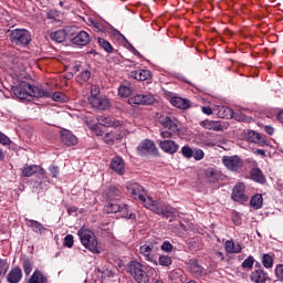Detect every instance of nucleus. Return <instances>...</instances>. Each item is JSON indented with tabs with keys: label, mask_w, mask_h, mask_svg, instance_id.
I'll list each match as a JSON object with an SVG mask.
<instances>
[{
	"label": "nucleus",
	"mask_w": 283,
	"mask_h": 283,
	"mask_svg": "<svg viewBox=\"0 0 283 283\" xmlns=\"http://www.w3.org/2000/svg\"><path fill=\"white\" fill-rule=\"evenodd\" d=\"M128 193L135 200H139L146 209L157 213V216H164V218H178V211L171 206H167L160 201H154L151 197L145 196V188L137 182L130 181L126 185Z\"/></svg>",
	"instance_id": "f257e3e1"
},
{
	"label": "nucleus",
	"mask_w": 283,
	"mask_h": 283,
	"mask_svg": "<svg viewBox=\"0 0 283 283\" xmlns=\"http://www.w3.org/2000/svg\"><path fill=\"white\" fill-rule=\"evenodd\" d=\"M12 92L17 98L20 101H30V98H50L52 93L49 91L42 90L39 86H32V84L28 82H21L19 85L12 87Z\"/></svg>",
	"instance_id": "f03ea898"
},
{
	"label": "nucleus",
	"mask_w": 283,
	"mask_h": 283,
	"mask_svg": "<svg viewBox=\"0 0 283 283\" xmlns=\"http://www.w3.org/2000/svg\"><path fill=\"white\" fill-rule=\"evenodd\" d=\"M90 94L87 101L91 107H94V109H107L109 107V99L99 95L101 87L98 85L92 84L90 86Z\"/></svg>",
	"instance_id": "7ed1b4c3"
},
{
	"label": "nucleus",
	"mask_w": 283,
	"mask_h": 283,
	"mask_svg": "<svg viewBox=\"0 0 283 283\" xmlns=\"http://www.w3.org/2000/svg\"><path fill=\"white\" fill-rule=\"evenodd\" d=\"M159 248L155 243H142L139 245V255L145 262H149L154 266H158Z\"/></svg>",
	"instance_id": "20e7f679"
},
{
	"label": "nucleus",
	"mask_w": 283,
	"mask_h": 283,
	"mask_svg": "<svg viewBox=\"0 0 283 283\" xmlns=\"http://www.w3.org/2000/svg\"><path fill=\"white\" fill-rule=\"evenodd\" d=\"M77 235L85 249L91 251V253H101V250H98V241L96 240V235L91 230H87L85 228H82Z\"/></svg>",
	"instance_id": "39448f33"
},
{
	"label": "nucleus",
	"mask_w": 283,
	"mask_h": 283,
	"mask_svg": "<svg viewBox=\"0 0 283 283\" xmlns=\"http://www.w3.org/2000/svg\"><path fill=\"white\" fill-rule=\"evenodd\" d=\"M9 39L11 43L14 45H29L30 41H32V35L30 34V31L25 29H13L8 31Z\"/></svg>",
	"instance_id": "423d86ee"
},
{
	"label": "nucleus",
	"mask_w": 283,
	"mask_h": 283,
	"mask_svg": "<svg viewBox=\"0 0 283 283\" xmlns=\"http://www.w3.org/2000/svg\"><path fill=\"white\" fill-rule=\"evenodd\" d=\"M129 271L137 283L149 282V276L147 275V272L143 270V264L140 262L138 261L130 262Z\"/></svg>",
	"instance_id": "0eeeda50"
},
{
	"label": "nucleus",
	"mask_w": 283,
	"mask_h": 283,
	"mask_svg": "<svg viewBox=\"0 0 283 283\" xmlns=\"http://www.w3.org/2000/svg\"><path fill=\"white\" fill-rule=\"evenodd\" d=\"M222 163L229 171L234 172L240 171V169H242V167L244 166V161H242V158H240L238 155L223 156Z\"/></svg>",
	"instance_id": "6e6552de"
},
{
	"label": "nucleus",
	"mask_w": 283,
	"mask_h": 283,
	"mask_svg": "<svg viewBox=\"0 0 283 283\" xmlns=\"http://www.w3.org/2000/svg\"><path fill=\"white\" fill-rule=\"evenodd\" d=\"M156 98L151 94H138L128 99L129 105H154Z\"/></svg>",
	"instance_id": "1a4fd4ad"
},
{
	"label": "nucleus",
	"mask_w": 283,
	"mask_h": 283,
	"mask_svg": "<svg viewBox=\"0 0 283 283\" xmlns=\"http://www.w3.org/2000/svg\"><path fill=\"white\" fill-rule=\"evenodd\" d=\"M158 120L165 129H169L172 134H178V132H180L178 128V119L161 115Z\"/></svg>",
	"instance_id": "9d476101"
},
{
	"label": "nucleus",
	"mask_w": 283,
	"mask_h": 283,
	"mask_svg": "<svg viewBox=\"0 0 283 283\" xmlns=\"http://www.w3.org/2000/svg\"><path fill=\"white\" fill-rule=\"evenodd\" d=\"M92 39L90 38V33L86 31H80L73 39V45H77V48H85V45H90Z\"/></svg>",
	"instance_id": "9b49d317"
},
{
	"label": "nucleus",
	"mask_w": 283,
	"mask_h": 283,
	"mask_svg": "<svg viewBox=\"0 0 283 283\" xmlns=\"http://www.w3.org/2000/svg\"><path fill=\"white\" fill-rule=\"evenodd\" d=\"M158 145L160 149L165 151V154L172 155L180 149V146L176 142L169 139L158 140Z\"/></svg>",
	"instance_id": "f8f14e48"
},
{
	"label": "nucleus",
	"mask_w": 283,
	"mask_h": 283,
	"mask_svg": "<svg viewBox=\"0 0 283 283\" xmlns=\"http://www.w3.org/2000/svg\"><path fill=\"white\" fill-rule=\"evenodd\" d=\"M244 185L239 182L234 186L232 190V200L234 202H244L247 200V196H244Z\"/></svg>",
	"instance_id": "ddd939ff"
},
{
	"label": "nucleus",
	"mask_w": 283,
	"mask_h": 283,
	"mask_svg": "<svg viewBox=\"0 0 283 283\" xmlns=\"http://www.w3.org/2000/svg\"><path fill=\"white\" fill-rule=\"evenodd\" d=\"M60 134H61L62 143L67 147H73L74 145H77L78 139L76 138V136H74V134H72V132L67 129H63L60 132Z\"/></svg>",
	"instance_id": "4468645a"
},
{
	"label": "nucleus",
	"mask_w": 283,
	"mask_h": 283,
	"mask_svg": "<svg viewBox=\"0 0 283 283\" xmlns=\"http://www.w3.org/2000/svg\"><path fill=\"white\" fill-rule=\"evenodd\" d=\"M248 140L250 143H254L255 145H259L260 147H264V145H268L266 139L262 137V135L255 130H249L248 134Z\"/></svg>",
	"instance_id": "2eb2a0df"
},
{
	"label": "nucleus",
	"mask_w": 283,
	"mask_h": 283,
	"mask_svg": "<svg viewBox=\"0 0 283 283\" xmlns=\"http://www.w3.org/2000/svg\"><path fill=\"white\" fill-rule=\"evenodd\" d=\"M22 277H23V271L21 270V268L15 266V268H12L11 271L9 272L7 276V282L19 283L21 282Z\"/></svg>",
	"instance_id": "dca6fc26"
},
{
	"label": "nucleus",
	"mask_w": 283,
	"mask_h": 283,
	"mask_svg": "<svg viewBox=\"0 0 283 283\" xmlns=\"http://www.w3.org/2000/svg\"><path fill=\"white\" fill-rule=\"evenodd\" d=\"M111 168L119 176H123V174H125V160L120 157H114L111 163Z\"/></svg>",
	"instance_id": "f3484780"
},
{
	"label": "nucleus",
	"mask_w": 283,
	"mask_h": 283,
	"mask_svg": "<svg viewBox=\"0 0 283 283\" xmlns=\"http://www.w3.org/2000/svg\"><path fill=\"white\" fill-rule=\"evenodd\" d=\"M205 176L209 182H218V180H222V172L216 168H207L205 170Z\"/></svg>",
	"instance_id": "a211bd4d"
},
{
	"label": "nucleus",
	"mask_w": 283,
	"mask_h": 283,
	"mask_svg": "<svg viewBox=\"0 0 283 283\" xmlns=\"http://www.w3.org/2000/svg\"><path fill=\"white\" fill-rule=\"evenodd\" d=\"M97 123L103 125V127H120V120L114 117L99 116L97 117Z\"/></svg>",
	"instance_id": "6ab92c4d"
},
{
	"label": "nucleus",
	"mask_w": 283,
	"mask_h": 283,
	"mask_svg": "<svg viewBox=\"0 0 283 283\" xmlns=\"http://www.w3.org/2000/svg\"><path fill=\"white\" fill-rule=\"evenodd\" d=\"M137 149L140 154H154L156 151V144L153 140L146 139L140 143Z\"/></svg>",
	"instance_id": "aec40b11"
},
{
	"label": "nucleus",
	"mask_w": 283,
	"mask_h": 283,
	"mask_svg": "<svg viewBox=\"0 0 283 283\" xmlns=\"http://www.w3.org/2000/svg\"><path fill=\"white\" fill-rule=\"evenodd\" d=\"M22 174L25 176V178H30V176H34V174H41V176H43L45 174V169H43L41 166L31 165L24 167Z\"/></svg>",
	"instance_id": "412c9836"
},
{
	"label": "nucleus",
	"mask_w": 283,
	"mask_h": 283,
	"mask_svg": "<svg viewBox=\"0 0 283 283\" xmlns=\"http://www.w3.org/2000/svg\"><path fill=\"white\" fill-rule=\"evenodd\" d=\"M72 30V28H66L65 30H57L51 33L52 41L55 43H63L65 41L67 33Z\"/></svg>",
	"instance_id": "4be33fe9"
},
{
	"label": "nucleus",
	"mask_w": 283,
	"mask_h": 283,
	"mask_svg": "<svg viewBox=\"0 0 283 283\" xmlns=\"http://www.w3.org/2000/svg\"><path fill=\"white\" fill-rule=\"evenodd\" d=\"M150 76L151 71L149 70H137L130 73V77L135 78V81H147V78H150Z\"/></svg>",
	"instance_id": "5701e85b"
},
{
	"label": "nucleus",
	"mask_w": 283,
	"mask_h": 283,
	"mask_svg": "<svg viewBox=\"0 0 283 283\" xmlns=\"http://www.w3.org/2000/svg\"><path fill=\"white\" fill-rule=\"evenodd\" d=\"M133 92L134 86H132V83L129 82H126L118 87V95L122 98H128V96H132Z\"/></svg>",
	"instance_id": "b1692460"
},
{
	"label": "nucleus",
	"mask_w": 283,
	"mask_h": 283,
	"mask_svg": "<svg viewBox=\"0 0 283 283\" xmlns=\"http://www.w3.org/2000/svg\"><path fill=\"white\" fill-rule=\"evenodd\" d=\"M250 280L254 283H266V273L262 269L255 270L250 275Z\"/></svg>",
	"instance_id": "393cba45"
},
{
	"label": "nucleus",
	"mask_w": 283,
	"mask_h": 283,
	"mask_svg": "<svg viewBox=\"0 0 283 283\" xmlns=\"http://www.w3.org/2000/svg\"><path fill=\"white\" fill-rule=\"evenodd\" d=\"M170 103L174 107H178V109H189L190 106L189 101L181 97H171Z\"/></svg>",
	"instance_id": "a878e982"
},
{
	"label": "nucleus",
	"mask_w": 283,
	"mask_h": 283,
	"mask_svg": "<svg viewBox=\"0 0 283 283\" xmlns=\"http://www.w3.org/2000/svg\"><path fill=\"white\" fill-rule=\"evenodd\" d=\"M205 129H212L213 132H222L223 127L219 122L206 119L201 122Z\"/></svg>",
	"instance_id": "bb28decb"
},
{
	"label": "nucleus",
	"mask_w": 283,
	"mask_h": 283,
	"mask_svg": "<svg viewBox=\"0 0 283 283\" xmlns=\"http://www.w3.org/2000/svg\"><path fill=\"white\" fill-rule=\"evenodd\" d=\"M48 282V277H45V274L41 272L40 270H35L31 277L29 279L28 283H45Z\"/></svg>",
	"instance_id": "cd10ccee"
},
{
	"label": "nucleus",
	"mask_w": 283,
	"mask_h": 283,
	"mask_svg": "<svg viewBox=\"0 0 283 283\" xmlns=\"http://www.w3.org/2000/svg\"><path fill=\"white\" fill-rule=\"evenodd\" d=\"M224 247H226L227 253H240V251H242V245L233 241H227Z\"/></svg>",
	"instance_id": "c85d7f7f"
},
{
	"label": "nucleus",
	"mask_w": 283,
	"mask_h": 283,
	"mask_svg": "<svg viewBox=\"0 0 283 283\" xmlns=\"http://www.w3.org/2000/svg\"><path fill=\"white\" fill-rule=\"evenodd\" d=\"M120 138H123V135L120 133L111 132L104 136V142L107 145H112V143H116V140H120Z\"/></svg>",
	"instance_id": "c756f323"
},
{
	"label": "nucleus",
	"mask_w": 283,
	"mask_h": 283,
	"mask_svg": "<svg viewBox=\"0 0 283 283\" xmlns=\"http://www.w3.org/2000/svg\"><path fill=\"white\" fill-rule=\"evenodd\" d=\"M122 193H123V191H120V189L118 187L111 186L108 188L107 198H108V200H119Z\"/></svg>",
	"instance_id": "7c9ffc66"
},
{
	"label": "nucleus",
	"mask_w": 283,
	"mask_h": 283,
	"mask_svg": "<svg viewBox=\"0 0 283 283\" xmlns=\"http://www.w3.org/2000/svg\"><path fill=\"white\" fill-rule=\"evenodd\" d=\"M119 213H120L122 218H125L126 220H136V214H134V212H132L129 210V206H127V205H124L119 209Z\"/></svg>",
	"instance_id": "2f4dec72"
},
{
	"label": "nucleus",
	"mask_w": 283,
	"mask_h": 283,
	"mask_svg": "<svg viewBox=\"0 0 283 283\" xmlns=\"http://www.w3.org/2000/svg\"><path fill=\"white\" fill-rule=\"evenodd\" d=\"M251 178L255 182H260L261 185L264 182V174H262V170L260 168H253L250 172Z\"/></svg>",
	"instance_id": "473e14b6"
},
{
	"label": "nucleus",
	"mask_w": 283,
	"mask_h": 283,
	"mask_svg": "<svg viewBox=\"0 0 283 283\" xmlns=\"http://www.w3.org/2000/svg\"><path fill=\"white\" fill-rule=\"evenodd\" d=\"M22 269L25 275H30V273H32V270L34 269V261H32L31 259L24 258L22 261Z\"/></svg>",
	"instance_id": "72a5a7b5"
},
{
	"label": "nucleus",
	"mask_w": 283,
	"mask_h": 283,
	"mask_svg": "<svg viewBox=\"0 0 283 283\" xmlns=\"http://www.w3.org/2000/svg\"><path fill=\"white\" fill-rule=\"evenodd\" d=\"M264 202V199L262 198V195L256 193L251 198L250 205L253 207V209H262V203Z\"/></svg>",
	"instance_id": "f704fd0d"
},
{
	"label": "nucleus",
	"mask_w": 283,
	"mask_h": 283,
	"mask_svg": "<svg viewBox=\"0 0 283 283\" xmlns=\"http://www.w3.org/2000/svg\"><path fill=\"white\" fill-rule=\"evenodd\" d=\"M171 263H172V260H171V256H168V255H165V254H158V258H157V266L158 264L160 266H171Z\"/></svg>",
	"instance_id": "c9c22d12"
},
{
	"label": "nucleus",
	"mask_w": 283,
	"mask_h": 283,
	"mask_svg": "<svg viewBox=\"0 0 283 283\" xmlns=\"http://www.w3.org/2000/svg\"><path fill=\"white\" fill-rule=\"evenodd\" d=\"M261 262L264 269H273V255L270 253H265L261 256Z\"/></svg>",
	"instance_id": "e433bc0d"
},
{
	"label": "nucleus",
	"mask_w": 283,
	"mask_h": 283,
	"mask_svg": "<svg viewBox=\"0 0 283 283\" xmlns=\"http://www.w3.org/2000/svg\"><path fill=\"white\" fill-rule=\"evenodd\" d=\"M29 227H32V230L34 231V233H41L45 229L43 228V224L34 220H29Z\"/></svg>",
	"instance_id": "4c0bfd02"
},
{
	"label": "nucleus",
	"mask_w": 283,
	"mask_h": 283,
	"mask_svg": "<svg viewBox=\"0 0 283 283\" xmlns=\"http://www.w3.org/2000/svg\"><path fill=\"white\" fill-rule=\"evenodd\" d=\"M122 207L118 203H108L105 208L106 213H119Z\"/></svg>",
	"instance_id": "58836bf2"
},
{
	"label": "nucleus",
	"mask_w": 283,
	"mask_h": 283,
	"mask_svg": "<svg viewBox=\"0 0 283 283\" xmlns=\"http://www.w3.org/2000/svg\"><path fill=\"white\" fill-rule=\"evenodd\" d=\"M253 264H255V259L251 255H249L243 262L242 268L248 269V271H251L253 269Z\"/></svg>",
	"instance_id": "ea45409f"
},
{
	"label": "nucleus",
	"mask_w": 283,
	"mask_h": 283,
	"mask_svg": "<svg viewBox=\"0 0 283 283\" xmlns=\"http://www.w3.org/2000/svg\"><path fill=\"white\" fill-rule=\"evenodd\" d=\"M98 44L101 45V48H103V50H105V52L112 53L113 52V48L112 44L109 42H107V40L99 38L98 39Z\"/></svg>",
	"instance_id": "a19ab883"
},
{
	"label": "nucleus",
	"mask_w": 283,
	"mask_h": 283,
	"mask_svg": "<svg viewBox=\"0 0 283 283\" xmlns=\"http://www.w3.org/2000/svg\"><path fill=\"white\" fill-rule=\"evenodd\" d=\"M92 76V73L87 70L83 71L78 76L77 81L78 83H86V81H90V77Z\"/></svg>",
	"instance_id": "79ce46f5"
},
{
	"label": "nucleus",
	"mask_w": 283,
	"mask_h": 283,
	"mask_svg": "<svg viewBox=\"0 0 283 283\" xmlns=\"http://www.w3.org/2000/svg\"><path fill=\"white\" fill-rule=\"evenodd\" d=\"M181 154L185 158H193V149L189 146H184L181 148Z\"/></svg>",
	"instance_id": "37998d69"
},
{
	"label": "nucleus",
	"mask_w": 283,
	"mask_h": 283,
	"mask_svg": "<svg viewBox=\"0 0 283 283\" xmlns=\"http://www.w3.org/2000/svg\"><path fill=\"white\" fill-rule=\"evenodd\" d=\"M192 158H195V160H202V158H205V151L200 148L192 150Z\"/></svg>",
	"instance_id": "c03bdc74"
},
{
	"label": "nucleus",
	"mask_w": 283,
	"mask_h": 283,
	"mask_svg": "<svg viewBox=\"0 0 283 283\" xmlns=\"http://www.w3.org/2000/svg\"><path fill=\"white\" fill-rule=\"evenodd\" d=\"M161 251H164V253H171V251H174V245L169 241H164L161 244Z\"/></svg>",
	"instance_id": "a18cd8bd"
},
{
	"label": "nucleus",
	"mask_w": 283,
	"mask_h": 283,
	"mask_svg": "<svg viewBox=\"0 0 283 283\" xmlns=\"http://www.w3.org/2000/svg\"><path fill=\"white\" fill-rule=\"evenodd\" d=\"M64 247H67V249H72L74 247V237L72 234H67L64 238Z\"/></svg>",
	"instance_id": "49530a36"
},
{
	"label": "nucleus",
	"mask_w": 283,
	"mask_h": 283,
	"mask_svg": "<svg viewBox=\"0 0 283 283\" xmlns=\"http://www.w3.org/2000/svg\"><path fill=\"white\" fill-rule=\"evenodd\" d=\"M8 262L6 260L0 259V275H6L8 273Z\"/></svg>",
	"instance_id": "de8ad7c7"
},
{
	"label": "nucleus",
	"mask_w": 283,
	"mask_h": 283,
	"mask_svg": "<svg viewBox=\"0 0 283 283\" xmlns=\"http://www.w3.org/2000/svg\"><path fill=\"white\" fill-rule=\"evenodd\" d=\"M52 98L56 103H63V101H65V95H63V93L55 92V93L52 94Z\"/></svg>",
	"instance_id": "09e8293b"
},
{
	"label": "nucleus",
	"mask_w": 283,
	"mask_h": 283,
	"mask_svg": "<svg viewBox=\"0 0 283 283\" xmlns=\"http://www.w3.org/2000/svg\"><path fill=\"white\" fill-rule=\"evenodd\" d=\"M275 275L280 282H283V264H279L275 268Z\"/></svg>",
	"instance_id": "8fccbe9b"
},
{
	"label": "nucleus",
	"mask_w": 283,
	"mask_h": 283,
	"mask_svg": "<svg viewBox=\"0 0 283 283\" xmlns=\"http://www.w3.org/2000/svg\"><path fill=\"white\" fill-rule=\"evenodd\" d=\"M231 112V108H228V107H224V106H219V116L221 118H224L227 117V113H230Z\"/></svg>",
	"instance_id": "3c124183"
},
{
	"label": "nucleus",
	"mask_w": 283,
	"mask_h": 283,
	"mask_svg": "<svg viewBox=\"0 0 283 283\" xmlns=\"http://www.w3.org/2000/svg\"><path fill=\"white\" fill-rule=\"evenodd\" d=\"M105 25L106 23L105 22H95V25H94V29L97 31V32H105Z\"/></svg>",
	"instance_id": "603ef678"
},
{
	"label": "nucleus",
	"mask_w": 283,
	"mask_h": 283,
	"mask_svg": "<svg viewBox=\"0 0 283 283\" xmlns=\"http://www.w3.org/2000/svg\"><path fill=\"white\" fill-rule=\"evenodd\" d=\"M0 145H10V138L0 132Z\"/></svg>",
	"instance_id": "864d4df0"
},
{
	"label": "nucleus",
	"mask_w": 283,
	"mask_h": 283,
	"mask_svg": "<svg viewBox=\"0 0 283 283\" xmlns=\"http://www.w3.org/2000/svg\"><path fill=\"white\" fill-rule=\"evenodd\" d=\"M49 171H50L52 178H59V167H56V166H51V167L49 168Z\"/></svg>",
	"instance_id": "5fc2aeb1"
},
{
	"label": "nucleus",
	"mask_w": 283,
	"mask_h": 283,
	"mask_svg": "<svg viewBox=\"0 0 283 283\" xmlns=\"http://www.w3.org/2000/svg\"><path fill=\"white\" fill-rule=\"evenodd\" d=\"M191 273H195V275H202V268L197 264H193L191 266Z\"/></svg>",
	"instance_id": "6e6d98bb"
},
{
	"label": "nucleus",
	"mask_w": 283,
	"mask_h": 283,
	"mask_svg": "<svg viewBox=\"0 0 283 283\" xmlns=\"http://www.w3.org/2000/svg\"><path fill=\"white\" fill-rule=\"evenodd\" d=\"M172 134H174V132H171V130H161L160 132L161 138H171Z\"/></svg>",
	"instance_id": "4d7b16f0"
},
{
	"label": "nucleus",
	"mask_w": 283,
	"mask_h": 283,
	"mask_svg": "<svg viewBox=\"0 0 283 283\" xmlns=\"http://www.w3.org/2000/svg\"><path fill=\"white\" fill-rule=\"evenodd\" d=\"M202 113L206 114L207 116H211V114H213V111L211 109V107L209 106H203L201 108Z\"/></svg>",
	"instance_id": "13d9d810"
},
{
	"label": "nucleus",
	"mask_w": 283,
	"mask_h": 283,
	"mask_svg": "<svg viewBox=\"0 0 283 283\" xmlns=\"http://www.w3.org/2000/svg\"><path fill=\"white\" fill-rule=\"evenodd\" d=\"M232 220H233L234 224H237V226L240 224V220H238V212H233Z\"/></svg>",
	"instance_id": "bf43d9fd"
},
{
	"label": "nucleus",
	"mask_w": 283,
	"mask_h": 283,
	"mask_svg": "<svg viewBox=\"0 0 283 283\" xmlns=\"http://www.w3.org/2000/svg\"><path fill=\"white\" fill-rule=\"evenodd\" d=\"M265 132L269 134V136H273V132H274V129H273V127H271V126H265Z\"/></svg>",
	"instance_id": "052dcab7"
},
{
	"label": "nucleus",
	"mask_w": 283,
	"mask_h": 283,
	"mask_svg": "<svg viewBox=\"0 0 283 283\" xmlns=\"http://www.w3.org/2000/svg\"><path fill=\"white\" fill-rule=\"evenodd\" d=\"M255 154H258L259 156H266V151H264V149H256Z\"/></svg>",
	"instance_id": "680f3d73"
},
{
	"label": "nucleus",
	"mask_w": 283,
	"mask_h": 283,
	"mask_svg": "<svg viewBox=\"0 0 283 283\" xmlns=\"http://www.w3.org/2000/svg\"><path fill=\"white\" fill-rule=\"evenodd\" d=\"M93 130L95 132L96 136H103V130H99L96 127H94Z\"/></svg>",
	"instance_id": "e2e57ef3"
},
{
	"label": "nucleus",
	"mask_w": 283,
	"mask_h": 283,
	"mask_svg": "<svg viewBox=\"0 0 283 283\" xmlns=\"http://www.w3.org/2000/svg\"><path fill=\"white\" fill-rule=\"evenodd\" d=\"M277 119L280 120V123H283V111H281V112L277 114Z\"/></svg>",
	"instance_id": "0e129e2a"
},
{
	"label": "nucleus",
	"mask_w": 283,
	"mask_h": 283,
	"mask_svg": "<svg viewBox=\"0 0 283 283\" xmlns=\"http://www.w3.org/2000/svg\"><path fill=\"white\" fill-rule=\"evenodd\" d=\"M96 20L94 19H88V25H92L94 28V25H96Z\"/></svg>",
	"instance_id": "69168bd1"
},
{
	"label": "nucleus",
	"mask_w": 283,
	"mask_h": 283,
	"mask_svg": "<svg viewBox=\"0 0 283 283\" xmlns=\"http://www.w3.org/2000/svg\"><path fill=\"white\" fill-rule=\"evenodd\" d=\"M0 160H3V153L0 150Z\"/></svg>",
	"instance_id": "338daca9"
},
{
	"label": "nucleus",
	"mask_w": 283,
	"mask_h": 283,
	"mask_svg": "<svg viewBox=\"0 0 283 283\" xmlns=\"http://www.w3.org/2000/svg\"><path fill=\"white\" fill-rule=\"evenodd\" d=\"M155 283H165L163 280H157Z\"/></svg>",
	"instance_id": "774afa93"
}]
</instances>
